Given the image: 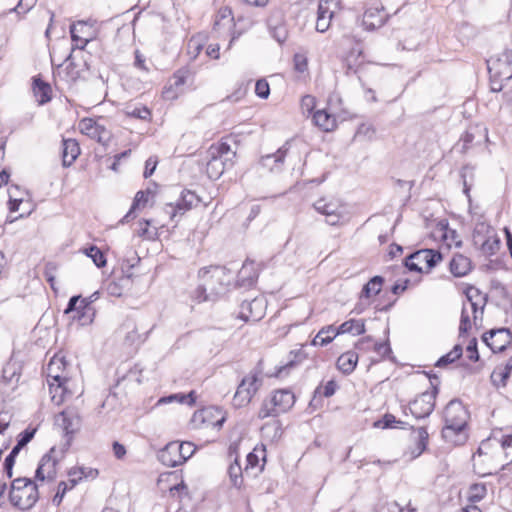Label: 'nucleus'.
Returning a JSON list of instances; mask_svg holds the SVG:
<instances>
[{"label":"nucleus","mask_w":512,"mask_h":512,"mask_svg":"<svg viewBox=\"0 0 512 512\" xmlns=\"http://www.w3.org/2000/svg\"><path fill=\"white\" fill-rule=\"evenodd\" d=\"M200 283L193 292L198 302L215 301L230 284V270L225 266L203 267L198 272Z\"/></svg>","instance_id":"1"},{"label":"nucleus","mask_w":512,"mask_h":512,"mask_svg":"<svg viewBox=\"0 0 512 512\" xmlns=\"http://www.w3.org/2000/svg\"><path fill=\"white\" fill-rule=\"evenodd\" d=\"M468 410L459 399H452L444 409L445 426L442 429V437L447 443L460 446L466 443Z\"/></svg>","instance_id":"2"},{"label":"nucleus","mask_w":512,"mask_h":512,"mask_svg":"<svg viewBox=\"0 0 512 512\" xmlns=\"http://www.w3.org/2000/svg\"><path fill=\"white\" fill-rule=\"evenodd\" d=\"M38 499V486L31 478L19 477L12 481L9 492V501L12 506L20 510H29Z\"/></svg>","instance_id":"3"},{"label":"nucleus","mask_w":512,"mask_h":512,"mask_svg":"<svg viewBox=\"0 0 512 512\" xmlns=\"http://www.w3.org/2000/svg\"><path fill=\"white\" fill-rule=\"evenodd\" d=\"M431 390H427L419 394L413 401L409 403L408 407L403 409L405 415L408 414L407 410L416 418L422 419L428 417L435 408V400L439 392V378L436 375H430Z\"/></svg>","instance_id":"4"},{"label":"nucleus","mask_w":512,"mask_h":512,"mask_svg":"<svg viewBox=\"0 0 512 512\" xmlns=\"http://www.w3.org/2000/svg\"><path fill=\"white\" fill-rule=\"evenodd\" d=\"M262 384V368L255 367L239 383L233 397V406L235 408H241L248 405Z\"/></svg>","instance_id":"5"},{"label":"nucleus","mask_w":512,"mask_h":512,"mask_svg":"<svg viewBox=\"0 0 512 512\" xmlns=\"http://www.w3.org/2000/svg\"><path fill=\"white\" fill-rule=\"evenodd\" d=\"M295 404V395L289 389L276 390L270 400L263 401L258 412L260 419L278 416L289 411Z\"/></svg>","instance_id":"6"},{"label":"nucleus","mask_w":512,"mask_h":512,"mask_svg":"<svg viewBox=\"0 0 512 512\" xmlns=\"http://www.w3.org/2000/svg\"><path fill=\"white\" fill-rule=\"evenodd\" d=\"M99 298V292L96 291L90 296L82 298L80 295L72 296L64 310L65 314H72V319L77 320L81 325H87L93 322L95 316V309L92 307Z\"/></svg>","instance_id":"7"},{"label":"nucleus","mask_w":512,"mask_h":512,"mask_svg":"<svg viewBox=\"0 0 512 512\" xmlns=\"http://www.w3.org/2000/svg\"><path fill=\"white\" fill-rule=\"evenodd\" d=\"M442 260V254L433 249H421L410 254L405 259V266L408 270L423 273V265H425L426 271L429 272Z\"/></svg>","instance_id":"8"},{"label":"nucleus","mask_w":512,"mask_h":512,"mask_svg":"<svg viewBox=\"0 0 512 512\" xmlns=\"http://www.w3.org/2000/svg\"><path fill=\"white\" fill-rule=\"evenodd\" d=\"M63 365L62 359L52 358L47 366V376L52 379V382H49L50 393L52 394L51 399L57 405L64 401V394L67 392L64 386L67 378L58 373V370Z\"/></svg>","instance_id":"9"},{"label":"nucleus","mask_w":512,"mask_h":512,"mask_svg":"<svg viewBox=\"0 0 512 512\" xmlns=\"http://www.w3.org/2000/svg\"><path fill=\"white\" fill-rule=\"evenodd\" d=\"M79 130L82 134L96 140L103 146H108L112 139V132L98 120L85 117L79 121Z\"/></svg>","instance_id":"10"},{"label":"nucleus","mask_w":512,"mask_h":512,"mask_svg":"<svg viewBox=\"0 0 512 512\" xmlns=\"http://www.w3.org/2000/svg\"><path fill=\"white\" fill-rule=\"evenodd\" d=\"M487 69L491 77L512 78V50H504L497 56L487 60Z\"/></svg>","instance_id":"11"},{"label":"nucleus","mask_w":512,"mask_h":512,"mask_svg":"<svg viewBox=\"0 0 512 512\" xmlns=\"http://www.w3.org/2000/svg\"><path fill=\"white\" fill-rule=\"evenodd\" d=\"M199 202L198 196L190 190H183L179 199L175 203H168L165 206V212L169 215L171 221H175L177 216L184 215Z\"/></svg>","instance_id":"12"},{"label":"nucleus","mask_w":512,"mask_h":512,"mask_svg":"<svg viewBox=\"0 0 512 512\" xmlns=\"http://www.w3.org/2000/svg\"><path fill=\"white\" fill-rule=\"evenodd\" d=\"M482 339L493 353H499L512 343V333L508 328L492 329L484 333Z\"/></svg>","instance_id":"13"},{"label":"nucleus","mask_w":512,"mask_h":512,"mask_svg":"<svg viewBox=\"0 0 512 512\" xmlns=\"http://www.w3.org/2000/svg\"><path fill=\"white\" fill-rule=\"evenodd\" d=\"M56 449L52 447L42 456L35 471V479L38 481H53L57 476L58 460L54 456Z\"/></svg>","instance_id":"14"},{"label":"nucleus","mask_w":512,"mask_h":512,"mask_svg":"<svg viewBox=\"0 0 512 512\" xmlns=\"http://www.w3.org/2000/svg\"><path fill=\"white\" fill-rule=\"evenodd\" d=\"M57 422L63 428L69 445L73 435L81 428L82 420L79 413L73 408H67L58 415Z\"/></svg>","instance_id":"15"},{"label":"nucleus","mask_w":512,"mask_h":512,"mask_svg":"<svg viewBox=\"0 0 512 512\" xmlns=\"http://www.w3.org/2000/svg\"><path fill=\"white\" fill-rule=\"evenodd\" d=\"M226 420L222 410L217 407H208L196 411L193 414L192 422L197 426L198 424H206L220 429Z\"/></svg>","instance_id":"16"},{"label":"nucleus","mask_w":512,"mask_h":512,"mask_svg":"<svg viewBox=\"0 0 512 512\" xmlns=\"http://www.w3.org/2000/svg\"><path fill=\"white\" fill-rule=\"evenodd\" d=\"M157 456L159 461L167 467H176L185 462V457L180 454L178 441L168 443Z\"/></svg>","instance_id":"17"},{"label":"nucleus","mask_w":512,"mask_h":512,"mask_svg":"<svg viewBox=\"0 0 512 512\" xmlns=\"http://www.w3.org/2000/svg\"><path fill=\"white\" fill-rule=\"evenodd\" d=\"M263 300L254 298L251 301L244 300L240 305L238 317L245 322L259 321L263 316Z\"/></svg>","instance_id":"18"},{"label":"nucleus","mask_w":512,"mask_h":512,"mask_svg":"<svg viewBox=\"0 0 512 512\" xmlns=\"http://www.w3.org/2000/svg\"><path fill=\"white\" fill-rule=\"evenodd\" d=\"M259 276V269L254 261L246 260L237 275V285L239 287H252Z\"/></svg>","instance_id":"19"},{"label":"nucleus","mask_w":512,"mask_h":512,"mask_svg":"<svg viewBox=\"0 0 512 512\" xmlns=\"http://www.w3.org/2000/svg\"><path fill=\"white\" fill-rule=\"evenodd\" d=\"M289 151V142H286L275 153L262 156L260 163L268 168L271 172H279L282 170L284 159Z\"/></svg>","instance_id":"20"},{"label":"nucleus","mask_w":512,"mask_h":512,"mask_svg":"<svg viewBox=\"0 0 512 512\" xmlns=\"http://www.w3.org/2000/svg\"><path fill=\"white\" fill-rule=\"evenodd\" d=\"M387 14L381 7H369L363 14L362 23L367 30L380 28L386 21Z\"/></svg>","instance_id":"21"},{"label":"nucleus","mask_w":512,"mask_h":512,"mask_svg":"<svg viewBox=\"0 0 512 512\" xmlns=\"http://www.w3.org/2000/svg\"><path fill=\"white\" fill-rule=\"evenodd\" d=\"M120 331L124 333V342L128 346L139 345L146 340V335L138 332L137 325L133 319H126L120 327Z\"/></svg>","instance_id":"22"},{"label":"nucleus","mask_w":512,"mask_h":512,"mask_svg":"<svg viewBox=\"0 0 512 512\" xmlns=\"http://www.w3.org/2000/svg\"><path fill=\"white\" fill-rule=\"evenodd\" d=\"M234 166L232 158L222 160L213 155H209V161L207 162V174L211 179H218L226 169H231Z\"/></svg>","instance_id":"23"},{"label":"nucleus","mask_w":512,"mask_h":512,"mask_svg":"<svg viewBox=\"0 0 512 512\" xmlns=\"http://www.w3.org/2000/svg\"><path fill=\"white\" fill-rule=\"evenodd\" d=\"M80 154V147L75 139H63L62 140V165L69 167L77 159Z\"/></svg>","instance_id":"24"},{"label":"nucleus","mask_w":512,"mask_h":512,"mask_svg":"<svg viewBox=\"0 0 512 512\" xmlns=\"http://www.w3.org/2000/svg\"><path fill=\"white\" fill-rule=\"evenodd\" d=\"M449 268L455 277H463L472 270V262L470 258L462 254H455L450 261Z\"/></svg>","instance_id":"25"},{"label":"nucleus","mask_w":512,"mask_h":512,"mask_svg":"<svg viewBox=\"0 0 512 512\" xmlns=\"http://www.w3.org/2000/svg\"><path fill=\"white\" fill-rule=\"evenodd\" d=\"M33 93L40 105H44L51 101V86L49 83L42 80L40 76L33 77Z\"/></svg>","instance_id":"26"},{"label":"nucleus","mask_w":512,"mask_h":512,"mask_svg":"<svg viewBox=\"0 0 512 512\" xmlns=\"http://www.w3.org/2000/svg\"><path fill=\"white\" fill-rule=\"evenodd\" d=\"M358 363V354L354 351H347L341 354L336 362L337 368L345 375L351 374Z\"/></svg>","instance_id":"27"},{"label":"nucleus","mask_w":512,"mask_h":512,"mask_svg":"<svg viewBox=\"0 0 512 512\" xmlns=\"http://www.w3.org/2000/svg\"><path fill=\"white\" fill-rule=\"evenodd\" d=\"M312 121L323 131H332L336 127V118L326 110H317L313 113Z\"/></svg>","instance_id":"28"},{"label":"nucleus","mask_w":512,"mask_h":512,"mask_svg":"<svg viewBox=\"0 0 512 512\" xmlns=\"http://www.w3.org/2000/svg\"><path fill=\"white\" fill-rule=\"evenodd\" d=\"M333 11L329 6H324V3L318 4L316 30L320 33L326 32L331 24Z\"/></svg>","instance_id":"29"},{"label":"nucleus","mask_w":512,"mask_h":512,"mask_svg":"<svg viewBox=\"0 0 512 512\" xmlns=\"http://www.w3.org/2000/svg\"><path fill=\"white\" fill-rule=\"evenodd\" d=\"M384 284V278L382 276L376 275L372 277L366 284H364L360 298L370 299L373 296L378 295Z\"/></svg>","instance_id":"30"},{"label":"nucleus","mask_w":512,"mask_h":512,"mask_svg":"<svg viewBox=\"0 0 512 512\" xmlns=\"http://www.w3.org/2000/svg\"><path fill=\"white\" fill-rule=\"evenodd\" d=\"M208 154L222 160L232 158V161H234V158L236 157V152L232 151L231 146L226 140H221L219 143L211 145L208 150Z\"/></svg>","instance_id":"31"},{"label":"nucleus","mask_w":512,"mask_h":512,"mask_svg":"<svg viewBox=\"0 0 512 512\" xmlns=\"http://www.w3.org/2000/svg\"><path fill=\"white\" fill-rule=\"evenodd\" d=\"M335 334L351 333L353 335H361L365 333V323L363 320L350 319L343 322L336 328Z\"/></svg>","instance_id":"32"},{"label":"nucleus","mask_w":512,"mask_h":512,"mask_svg":"<svg viewBox=\"0 0 512 512\" xmlns=\"http://www.w3.org/2000/svg\"><path fill=\"white\" fill-rule=\"evenodd\" d=\"M75 474H79V476L69 479L70 488H74L83 478H96L98 476V470L87 467H73L68 471V476H74Z\"/></svg>","instance_id":"33"},{"label":"nucleus","mask_w":512,"mask_h":512,"mask_svg":"<svg viewBox=\"0 0 512 512\" xmlns=\"http://www.w3.org/2000/svg\"><path fill=\"white\" fill-rule=\"evenodd\" d=\"M153 191L150 188H147L146 190H140L136 193L133 203L131 205L130 210L127 212V214L120 220V223L124 224L129 221V219L132 217L133 212L136 208H138L140 205H145L148 202V196L152 195Z\"/></svg>","instance_id":"34"},{"label":"nucleus","mask_w":512,"mask_h":512,"mask_svg":"<svg viewBox=\"0 0 512 512\" xmlns=\"http://www.w3.org/2000/svg\"><path fill=\"white\" fill-rule=\"evenodd\" d=\"M336 327L333 325H329L323 327L312 340V344L314 346H325L333 341V339L338 335L335 334Z\"/></svg>","instance_id":"35"},{"label":"nucleus","mask_w":512,"mask_h":512,"mask_svg":"<svg viewBox=\"0 0 512 512\" xmlns=\"http://www.w3.org/2000/svg\"><path fill=\"white\" fill-rule=\"evenodd\" d=\"M493 440L496 441L504 451L507 462L500 467V470L504 471L512 464V434H504L500 439L494 437Z\"/></svg>","instance_id":"36"},{"label":"nucleus","mask_w":512,"mask_h":512,"mask_svg":"<svg viewBox=\"0 0 512 512\" xmlns=\"http://www.w3.org/2000/svg\"><path fill=\"white\" fill-rule=\"evenodd\" d=\"M228 475L233 487L240 489L243 484V470L236 455L228 467Z\"/></svg>","instance_id":"37"},{"label":"nucleus","mask_w":512,"mask_h":512,"mask_svg":"<svg viewBox=\"0 0 512 512\" xmlns=\"http://www.w3.org/2000/svg\"><path fill=\"white\" fill-rule=\"evenodd\" d=\"M174 401H177L182 404H187L189 406H193L196 402L195 391H190L188 394L177 393L162 397L158 400L157 404H166Z\"/></svg>","instance_id":"38"},{"label":"nucleus","mask_w":512,"mask_h":512,"mask_svg":"<svg viewBox=\"0 0 512 512\" xmlns=\"http://www.w3.org/2000/svg\"><path fill=\"white\" fill-rule=\"evenodd\" d=\"M463 353V348L460 344H456L451 351H449L447 354L441 356L435 363L436 367L443 368L447 365L454 363L456 360H458Z\"/></svg>","instance_id":"39"},{"label":"nucleus","mask_w":512,"mask_h":512,"mask_svg":"<svg viewBox=\"0 0 512 512\" xmlns=\"http://www.w3.org/2000/svg\"><path fill=\"white\" fill-rule=\"evenodd\" d=\"M408 426V423L397 420L396 417L393 414L386 413L380 420H377L374 423V427L381 428V429H387V428H395L400 427L402 429H406Z\"/></svg>","instance_id":"40"},{"label":"nucleus","mask_w":512,"mask_h":512,"mask_svg":"<svg viewBox=\"0 0 512 512\" xmlns=\"http://www.w3.org/2000/svg\"><path fill=\"white\" fill-rule=\"evenodd\" d=\"M456 36L462 45L468 44L476 36V29L469 23L463 22L458 26Z\"/></svg>","instance_id":"41"},{"label":"nucleus","mask_w":512,"mask_h":512,"mask_svg":"<svg viewBox=\"0 0 512 512\" xmlns=\"http://www.w3.org/2000/svg\"><path fill=\"white\" fill-rule=\"evenodd\" d=\"M65 77L67 82H76L81 78V71L78 65L72 61V53H70L66 60Z\"/></svg>","instance_id":"42"},{"label":"nucleus","mask_w":512,"mask_h":512,"mask_svg":"<svg viewBox=\"0 0 512 512\" xmlns=\"http://www.w3.org/2000/svg\"><path fill=\"white\" fill-rule=\"evenodd\" d=\"M487 487L484 483H474L469 487L468 499L472 503H477L485 498Z\"/></svg>","instance_id":"43"},{"label":"nucleus","mask_w":512,"mask_h":512,"mask_svg":"<svg viewBox=\"0 0 512 512\" xmlns=\"http://www.w3.org/2000/svg\"><path fill=\"white\" fill-rule=\"evenodd\" d=\"M20 373L18 372V367L15 363L7 364L2 371V380L5 383L12 384L17 383L20 379Z\"/></svg>","instance_id":"44"},{"label":"nucleus","mask_w":512,"mask_h":512,"mask_svg":"<svg viewBox=\"0 0 512 512\" xmlns=\"http://www.w3.org/2000/svg\"><path fill=\"white\" fill-rule=\"evenodd\" d=\"M500 240L497 237H488L480 244L481 251L486 255H494L499 249Z\"/></svg>","instance_id":"45"},{"label":"nucleus","mask_w":512,"mask_h":512,"mask_svg":"<svg viewBox=\"0 0 512 512\" xmlns=\"http://www.w3.org/2000/svg\"><path fill=\"white\" fill-rule=\"evenodd\" d=\"M313 207L318 213L331 216L339 206L331 202L328 203L324 199H319L313 204Z\"/></svg>","instance_id":"46"},{"label":"nucleus","mask_w":512,"mask_h":512,"mask_svg":"<svg viewBox=\"0 0 512 512\" xmlns=\"http://www.w3.org/2000/svg\"><path fill=\"white\" fill-rule=\"evenodd\" d=\"M84 25H85L84 21H78L76 24L74 23L70 26L71 39L73 42L76 43L75 47L78 49H84L88 43L87 39H83V38L79 37V33H77L78 32L77 26L83 27Z\"/></svg>","instance_id":"47"},{"label":"nucleus","mask_w":512,"mask_h":512,"mask_svg":"<svg viewBox=\"0 0 512 512\" xmlns=\"http://www.w3.org/2000/svg\"><path fill=\"white\" fill-rule=\"evenodd\" d=\"M510 375L504 372L501 367H496L491 374V381L496 387H505Z\"/></svg>","instance_id":"48"},{"label":"nucleus","mask_w":512,"mask_h":512,"mask_svg":"<svg viewBox=\"0 0 512 512\" xmlns=\"http://www.w3.org/2000/svg\"><path fill=\"white\" fill-rule=\"evenodd\" d=\"M417 431V449L418 453L417 456L421 455L427 448L428 445V438L429 434L427 432V429L425 427H419L416 429Z\"/></svg>","instance_id":"49"},{"label":"nucleus","mask_w":512,"mask_h":512,"mask_svg":"<svg viewBox=\"0 0 512 512\" xmlns=\"http://www.w3.org/2000/svg\"><path fill=\"white\" fill-rule=\"evenodd\" d=\"M90 252H93L90 255V259L98 268H102L106 266L107 260L104 253L95 245H90Z\"/></svg>","instance_id":"50"},{"label":"nucleus","mask_w":512,"mask_h":512,"mask_svg":"<svg viewBox=\"0 0 512 512\" xmlns=\"http://www.w3.org/2000/svg\"><path fill=\"white\" fill-rule=\"evenodd\" d=\"M473 167L469 166V165H465L462 167L461 171H460V176L463 180V191L464 193L469 197V191H470V188H471V184H468V177L472 180L473 177H474V173H473Z\"/></svg>","instance_id":"51"},{"label":"nucleus","mask_w":512,"mask_h":512,"mask_svg":"<svg viewBox=\"0 0 512 512\" xmlns=\"http://www.w3.org/2000/svg\"><path fill=\"white\" fill-rule=\"evenodd\" d=\"M36 433L35 428H27L18 435L17 444L20 449L25 447L34 437Z\"/></svg>","instance_id":"52"},{"label":"nucleus","mask_w":512,"mask_h":512,"mask_svg":"<svg viewBox=\"0 0 512 512\" xmlns=\"http://www.w3.org/2000/svg\"><path fill=\"white\" fill-rule=\"evenodd\" d=\"M72 488H70V483L69 481L68 482H65V481H61L59 484H58V489H57V492L55 494V496L53 497L52 499V502L54 505L56 506H59L66 494V492L68 490H71Z\"/></svg>","instance_id":"53"},{"label":"nucleus","mask_w":512,"mask_h":512,"mask_svg":"<svg viewBox=\"0 0 512 512\" xmlns=\"http://www.w3.org/2000/svg\"><path fill=\"white\" fill-rule=\"evenodd\" d=\"M126 114L132 118L146 120L150 117L151 112L147 107L141 106V107H135L132 110H128L126 112Z\"/></svg>","instance_id":"54"},{"label":"nucleus","mask_w":512,"mask_h":512,"mask_svg":"<svg viewBox=\"0 0 512 512\" xmlns=\"http://www.w3.org/2000/svg\"><path fill=\"white\" fill-rule=\"evenodd\" d=\"M255 93L262 99H267L270 94L269 83L265 79H259L255 84Z\"/></svg>","instance_id":"55"},{"label":"nucleus","mask_w":512,"mask_h":512,"mask_svg":"<svg viewBox=\"0 0 512 512\" xmlns=\"http://www.w3.org/2000/svg\"><path fill=\"white\" fill-rule=\"evenodd\" d=\"M315 104H316L315 97H313L311 95L303 96L301 99V109H302L303 113L304 114L307 113L308 115H310L315 108Z\"/></svg>","instance_id":"56"},{"label":"nucleus","mask_w":512,"mask_h":512,"mask_svg":"<svg viewBox=\"0 0 512 512\" xmlns=\"http://www.w3.org/2000/svg\"><path fill=\"white\" fill-rule=\"evenodd\" d=\"M470 328H471L470 317H469V314H468L465 306H463L462 312H461L460 325H459V334L463 335V334L467 333V331Z\"/></svg>","instance_id":"57"},{"label":"nucleus","mask_w":512,"mask_h":512,"mask_svg":"<svg viewBox=\"0 0 512 512\" xmlns=\"http://www.w3.org/2000/svg\"><path fill=\"white\" fill-rule=\"evenodd\" d=\"M293 62H294V69L297 72L303 73L308 68L307 58L303 54H299V53L295 54L294 58H293Z\"/></svg>","instance_id":"58"},{"label":"nucleus","mask_w":512,"mask_h":512,"mask_svg":"<svg viewBox=\"0 0 512 512\" xmlns=\"http://www.w3.org/2000/svg\"><path fill=\"white\" fill-rule=\"evenodd\" d=\"M179 449L181 456H184L185 461H187L194 454L196 447L192 442H181L179 443Z\"/></svg>","instance_id":"59"},{"label":"nucleus","mask_w":512,"mask_h":512,"mask_svg":"<svg viewBox=\"0 0 512 512\" xmlns=\"http://www.w3.org/2000/svg\"><path fill=\"white\" fill-rule=\"evenodd\" d=\"M465 295H466L468 301H476V300L487 299V296L486 295H482L481 291L478 288L474 287V286H469L465 290Z\"/></svg>","instance_id":"60"},{"label":"nucleus","mask_w":512,"mask_h":512,"mask_svg":"<svg viewBox=\"0 0 512 512\" xmlns=\"http://www.w3.org/2000/svg\"><path fill=\"white\" fill-rule=\"evenodd\" d=\"M151 220L143 219L140 224H144V227H141L138 231V235L147 239H153L156 236V231L149 230V226L151 225Z\"/></svg>","instance_id":"61"},{"label":"nucleus","mask_w":512,"mask_h":512,"mask_svg":"<svg viewBox=\"0 0 512 512\" xmlns=\"http://www.w3.org/2000/svg\"><path fill=\"white\" fill-rule=\"evenodd\" d=\"M257 449H254L253 452L248 453L246 457V468L245 472L248 473L250 469H254L259 466V456L256 454Z\"/></svg>","instance_id":"62"},{"label":"nucleus","mask_w":512,"mask_h":512,"mask_svg":"<svg viewBox=\"0 0 512 512\" xmlns=\"http://www.w3.org/2000/svg\"><path fill=\"white\" fill-rule=\"evenodd\" d=\"M272 36L278 43H284L288 36L285 26H277L273 28Z\"/></svg>","instance_id":"63"},{"label":"nucleus","mask_w":512,"mask_h":512,"mask_svg":"<svg viewBox=\"0 0 512 512\" xmlns=\"http://www.w3.org/2000/svg\"><path fill=\"white\" fill-rule=\"evenodd\" d=\"M157 159L156 158H153V157H149L146 162H145V169H144V173H143V177L144 178H149L150 176L153 175L155 169H156V166H157Z\"/></svg>","instance_id":"64"}]
</instances>
